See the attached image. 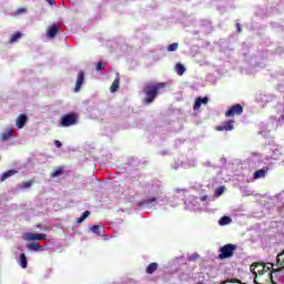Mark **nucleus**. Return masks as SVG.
I'll return each mask as SVG.
<instances>
[{"instance_id": "obj_1", "label": "nucleus", "mask_w": 284, "mask_h": 284, "mask_svg": "<svg viewBox=\"0 0 284 284\" xmlns=\"http://www.w3.org/2000/svg\"><path fill=\"white\" fill-rule=\"evenodd\" d=\"M168 84L164 82H148L143 88V94L145 95L143 99V103L145 105H150L156 101V97L161 94V90H165Z\"/></svg>"}, {"instance_id": "obj_2", "label": "nucleus", "mask_w": 284, "mask_h": 284, "mask_svg": "<svg viewBox=\"0 0 284 284\" xmlns=\"http://www.w3.org/2000/svg\"><path fill=\"white\" fill-rule=\"evenodd\" d=\"M78 123L79 114H77L75 112L64 114L60 119L61 128H71V125H77Z\"/></svg>"}, {"instance_id": "obj_3", "label": "nucleus", "mask_w": 284, "mask_h": 284, "mask_svg": "<svg viewBox=\"0 0 284 284\" xmlns=\"http://www.w3.org/2000/svg\"><path fill=\"white\" fill-rule=\"evenodd\" d=\"M234 252H236V245L225 244L220 248V254L217 258H220V261H223L225 258H232V256H234Z\"/></svg>"}, {"instance_id": "obj_4", "label": "nucleus", "mask_w": 284, "mask_h": 284, "mask_svg": "<svg viewBox=\"0 0 284 284\" xmlns=\"http://www.w3.org/2000/svg\"><path fill=\"white\" fill-rule=\"evenodd\" d=\"M243 114V105L241 104H233L226 112V119H232V116H241Z\"/></svg>"}, {"instance_id": "obj_5", "label": "nucleus", "mask_w": 284, "mask_h": 284, "mask_svg": "<svg viewBox=\"0 0 284 284\" xmlns=\"http://www.w3.org/2000/svg\"><path fill=\"white\" fill-rule=\"evenodd\" d=\"M216 132H232L234 130V120L224 121L222 124L215 126Z\"/></svg>"}, {"instance_id": "obj_6", "label": "nucleus", "mask_w": 284, "mask_h": 284, "mask_svg": "<svg viewBox=\"0 0 284 284\" xmlns=\"http://www.w3.org/2000/svg\"><path fill=\"white\" fill-rule=\"evenodd\" d=\"M85 82V73L83 71H79L78 78L75 81L74 92H81V88Z\"/></svg>"}, {"instance_id": "obj_7", "label": "nucleus", "mask_w": 284, "mask_h": 284, "mask_svg": "<svg viewBox=\"0 0 284 284\" xmlns=\"http://www.w3.org/2000/svg\"><path fill=\"white\" fill-rule=\"evenodd\" d=\"M27 241H45L47 236L42 233H27Z\"/></svg>"}, {"instance_id": "obj_8", "label": "nucleus", "mask_w": 284, "mask_h": 284, "mask_svg": "<svg viewBox=\"0 0 284 284\" xmlns=\"http://www.w3.org/2000/svg\"><path fill=\"white\" fill-rule=\"evenodd\" d=\"M59 34V24L53 23L51 27L47 30V37L48 39H54Z\"/></svg>"}, {"instance_id": "obj_9", "label": "nucleus", "mask_w": 284, "mask_h": 284, "mask_svg": "<svg viewBox=\"0 0 284 284\" xmlns=\"http://www.w3.org/2000/svg\"><path fill=\"white\" fill-rule=\"evenodd\" d=\"M210 102V98L204 97V98H197L194 102L193 110H200L201 105H207Z\"/></svg>"}, {"instance_id": "obj_10", "label": "nucleus", "mask_w": 284, "mask_h": 284, "mask_svg": "<svg viewBox=\"0 0 284 284\" xmlns=\"http://www.w3.org/2000/svg\"><path fill=\"white\" fill-rule=\"evenodd\" d=\"M26 123H28V115L20 114L17 119L16 125L21 130V128L26 126Z\"/></svg>"}, {"instance_id": "obj_11", "label": "nucleus", "mask_w": 284, "mask_h": 284, "mask_svg": "<svg viewBox=\"0 0 284 284\" xmlns=\"http://www.w3.org/2000/svg\"><path fill=\"white\" fill-rule=\"evenodd\" d=\"M120 85H121V75H119V73H116V77H115L113 83L111 84L110 92H112V93L116 92V90H119Z\"/></svg>"}, {"instance_id": "obj_12", "label": "nucleus", "mask_w": 284, "mask_h": 284, "mask_svg": "<svg viewBox=\"0 0 284 284\" xmlns=\"http://www.w3.org/2000/svg\"><path fill=\"white\" fill-rule=\"evenodd\" d=\"M12 139V129H7L4 132L0 135V141L2 143H6V141H10Z\"/></svg>"}, {"instance_id": "obj_13", "label": "nucleus", "mask_w": 284, "mask_h": 284, "mask_svg": "<svg viewBox=\"0 0 284 284\" xmlns=\"http://www.w3.org/2000/svg\"><path fill=\"white\" fill-rule=\"evenodd\" d=\"M266 174H267V168H263L254 172L253 179H255V181L258 179H265Z\"/></svg>"}, {"instance_id": "obj_14", "label": "nucleus", "mask_w": 284, "mask_h": 284, "mask_svg": "<svg viewBox=\"0 0 284 284\" xmlns=\"http://www.w3.org/2000/svg\"><path fill=\"white\" fill-rule=\"evenodd\" d=\"M14 174H19V171L17 170H9L6 171L1 176H0V181L1 183H3V181L10 179V176H14Z\"/></svg>"}, {"instance_id": "obj_15", "label": "nucleus", "mask_w": 284, "mask_h": 284, "mask_svg": "<svg viewBox=\"0 0 284 284\" xmlns=\"http://www.w3.org/2000/svg\"><path fill=\"white\" fill-rule=\"evenodd\" d=\"M63 174V166H57L53 172L50 173L51 179H57V176H61Z\"/></svg>"}, {"instance_id": "obj_16", "label": "nucleus", "mask_w": 284, "mask_h": 284, "mask_svg": "<svg viewBox=\"0 0 284 284\" xmlns=\"http://www.w3.org/2000/svg\"><path fill=\"white\" fill-rule=\"evenodd\" d=\"M27 248L30 250L31 252H39L41 250V244L33 242V243L27 244Z\"/></svg>"}, {"instance_id": "obj_17", "label": "nucleus", "mask_w": 284, "mask_h": 284, "mask_svg": "<svg viewBox=\"0 0 284 284\" xmlns=\"http://www.w3.org/2000/svg\"><path fill=\"white\" fill-rule=\"evenodd\" d=\"M159 270V264L158 263H151L146 267V274H154V272Z\"/></svg>"}, {"instance_id": "obj_18", "label": "nucleus", "mask_w": 284, "mask_h": 284, "mask_svg": "<svg viewBox=\"0 0 284 284\" xmlns=\"http://www.w3.org/2000/svg\"><path fill=\"white\" fill-rule=\"evenodd\" d=\"M20 266L22 270L28 267V257L26 256V253L20 254Z\"/></svg>"}, {"instance_id": "obj_19", "label": "nucleus", "mask_w": 284, "mask_h": 284, "mask_svg": "<svg viewBox=\"0 0 284 284\" xmlns=\"http://www.w3.org/2000/svg\"><path fill=\"white\" fill-rule=\"evenodd\" d=\"M21 37H23V34L20 31H17L10 37L9 43H17V41L21 39Z\"/></svg>"}, {"instance_id": "obj_20", "label": "nucleus", "mask_w": 284, "mask_h": 284, "mask_svg": "<svg viewBox=\"0 0 284 284\" xmlns=\"http://www.w3.org/2000/svg\"><path fill=\"white\" fill-rule=\"evenodd\" d=\"M32 185H34V180L22 182L20 185V190H28V189L32 187Z\"/></svg>"}, {"instance_id": "obj_21", "label": "nucleus", "mask_w": 284, "mask_h": 284, "mask_svg": "<svg viewBox=\"0 0 284 284\" xmlns=\"http://www.w3.org/2000/svg\"><path fill=\"white\" fill-rule=\"evenodd\" d=\"M232 223V219L230 216H223L220 220V225H230Z\"/></svg>"}, {"instance_id": "obj_22", "label": "nucleus", "mask_w": 284, "mask_h": 284, "mask_svg": "<svg viewBox=\"0 0 284 284\" xmlns=\"http://www.w3.org/2000/svg\"><path fill=\"white\" fill-rule=\"evenodd\" d=\"M156 197L148 199L139 203L140 207H143V205H150V203H155Z\"/></svg>"}, {"instance_id": "obj_23", "label": "nucleus", "mask_w": 284, "mask_h": 284, "mask_svg": "<svg viewBox=\"0 0 284 284\" xmlns=\"http://www.w3.org/2000/svg\"><path fill=\"white\" fill-rule=\"evenodd\" d=\"M88 216H90V211H85L83 212L82 216L77 219V223H83V221H85V219H88Z\"/></svg>"}, {"instance_id": "obj_24", "label": "nucleus", "mask_w": 284, "mask_h": 284, "mask_svg": "<svg viewBox=\"0 0 284 284\" xmlns=\"http://www.w3.org/2000/svg\"><path fill=\"white\" fill-rule=\"evenodd\" d=\"M105 65H108V62H98V63H97V67H95V70H97L98 72H102L103 69H105Z\"/></svg>"}, {"instance_id": "obj_25", "label": "nucleus", "mask_w": 284, "mask_h": 284, "mask_svg": "<svg viewBox=\"0 0 284 284\" xmlns=\"http://www.w3.org/2000/svg\"><path fill=\"white\" fill-rule=\"evenodd\" d=\"M179 49V43L174 42L168 47V52H175Z\"/></svg>"}, {"instance_id": "obj_26", "label": "nucleus", "mask_w": 284, "mask_h": 284, "mask_svg": "<svg viewBox=\"0 0 284 284\" xmlns=\"http://www.w3.org/2000/svg\"><path fill=\"white\" fill-rule=\"evenodd\" d=\"M223 192H225V186H219L216 190H215V196H221L223 194Z\"/></svg>"}, {"instance_id": "obj_27", "label": "nucleus", "mask_w": 284, "mask_h": 284, "mask_svg": "<svg viewBox=\"0 0 284 284\" xmlns=\"http://www.w3.org/2000/svg\"><path fill=\"white\" fill-rule=\"evenodd\" d=\"M91 231L93 232V234L100 235V234H101V226H99V225H93V226L91 227Z\"/></svg>"}, {"instance_id": "obj_28", "label": "nucleus", "mask_w": 284, "mask_h": 284, "mask_svg": "<svg viewBox=\"0 0 284 284\" xmlns=\"http://www.w3.org/2000/svg\"><path fill=\"white\" fill-rule=\"evenodd\" d=\"M179 74L180 77H183V74H185V67L183 64H179Z\"/></svg>"}, {"instance_id": "obj_29", "label": "nucleus", "mask_w": 284, "mask_h": 284, "mask_svg": "<svg viewBox=\"0 0 284 284\" xmlns=\"http://www.w3.org/2000/svg\"><path fill=\"white\" fill-rule=\"evenodd\" d=\"M199 258V254H193L189 257V261H196Z\"/></svg>"}, {"instance_id": "obj_30", "label": "nucleus", "mask_w": 284, "mask_h": 284, "mask_svg": "<svg viewBox=\"0 0 284 284\" xmlns=\"http://www.w3.org/2000/svg\"><path fill=\"white\" fill-rule=\"evenodd\" d=\"M54 145H55V148H62L63 144L61 143V141L55 140Z\"/></svg>"}, {"instance_id": "obj_31", "label": "nucleus", "mask_w": 284, "mask_h": 284, "mask_svg": "<svg viewBox=\"0 0 284 284\" xmlns=\"http://www.w3.org/2000/svg\"><path fill=\"white\" fill-rule=\"evenodd\" d=\"M281 256H284V250L277 255V263H281Z\"/></svg>"}, {"instance_id": "obj_32", "label": "nucleus", "mask_w": 284, "mask_h": 284, "mask_svg": "<svg viewBox=\"0 0 284 284\" xmlns=\"http://www.w3.org/2000/svg\"><path fill=\"white\" fill-rule=\"evenodd\" d=\"M237 32H241V23H236Z\"/></svg>"}, {"instance_id": "obj_33", "label": "nucleus", "mask_w": 284, "mask_h": 284, "mask_svg": "<svg viewBox=\"0 0 284 284\" xmlns=\"http://www.w3.org/2000/svg\"><path fill=\"white\" fill-rule=\"evenodd\" d=\"M201 201H207V195H203V196L201 197Z\"/></svg>"}, {"instance_id": "obj_34", "label": "nucleus", "mask_w": 284, "mask_h": 284, "mask_svg": "<svg viewBox=\"0 0 284 284\" xmlns=\"http://www.w3.org/2000/svg\"><path fill=\"white\" fill-rule=\"evenodd\" d=\"M48 3H50L52 6V3H54V0H47Z\"/></svg>"}, {"instance_id": "obj_35", "label": "nucleus", "mask_w": 284, "mask_h": 284, "mask_svg": "<svg viewBox=\"0 0 284 284\" xmlns=\"http://www.w3.org/2000/svg\"><path fill=\"white\" fill-rule=\"evenodd\" d=\"M175 70L179 72V63L175 64Z\"/></svg>"}]
</instances>
